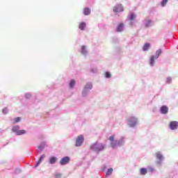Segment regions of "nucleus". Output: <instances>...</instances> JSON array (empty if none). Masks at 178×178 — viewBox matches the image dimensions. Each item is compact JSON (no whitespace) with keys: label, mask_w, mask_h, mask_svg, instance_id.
<instances>
[{"label":"nucleus","mask_w":178,"mask_h":178,"mask_svg":"<svg viewBox=\"0 0 178 178\" xmlns=\"http://www.w3.org/2000/svg\"><path fill=\"white\" fill-rule=\"evenodd\" d=\"M91 149L95 151L96 152H99V151H102L105 146L102 143H95L90 147Z\"/></svg>","instance_id":"f257e3e1"},{"label":"nucleus","mask_w":178,"mask_h":178,"mask_svg":"<svg viewBox=\"0 0 178 178\" xmlns=\"http://www.w3.org/2000/svg\"><path fill=\"white\" fill-rule=\"evenodd\" d=\"M84 143V136L83 135H79L76 138L75 147H81Z\"/></svg>","instance_id":"f03ea898"},{"label":"nucleus","mask_w":178,"mask_h":178,"mask_svg":"<svg viewBox=\"0 0 178 178\" xmlns=\"http://www.w3.org/2000/svg\"><path fill=\"white\" fill-rule=\"evenodd\" d=\"M137 122L138 121L136 117H131L129 120V126H130V127H134V126L137 124Z\"/></svg>","instance_id":"7ed1b4c3"},{"label":"nucleus","mask_w":178,"mask_h":178,"mask_svg":"<svg viewBox=\"0 0 178 178\" xmlns=\"http://www.w3.org/2000/svg\"><path fill=\"white\" fill-rule=\"evenodd\" d=\"M70 162V158L69 156H65L60 161V164L61 165H67Z\"/></svg>","instance_id":"20e7f679"},{"label":"nucleus","mask_w":178,"mask_h":178,"mask_svg":"<svg viewBox=\"0 0 178 178\" xmlns=\"http://www.w3.org/2000/svg\"><path fill=\"white\" fill-rule=\"evenodd\" d=\"M109 140L111 141V147H112V148H115L118 145V140H115V136H110Z\"/></svg>","instance_id":"39448f33"},{"label":"nucleus","mask_w":178,"mask_h":178,"mask_svg":"<svg viewBox=\"0 0 178 178\" xmlns=\"http://www.w3.org/2000/svg\"><path fill=\"white\" fill-rule=\"evenodd\" d=\"M113 12L118 13V12H123V6L122 4H118L113 8Z\"/></svg>","instance_id":"423d86ee"},{"label":"nucleus","mask_w":178,"mask_h":178,"mask_svg":"<svg viewBox=\"0 0 178 178\" xmlns=\"http://www.w3.org/2000/svg\"><path fill=\"white\" fill-rule=\"evenodd\" d=\"M178 127V122L177 121H171L170 122V128L171 130H176Z\"/></svg>","instance_id":"0eeeda50"},{"label":"nucleus","mask_w":178,"mask_h":178,"mask_svg":"<svg viewBox=\"0 0 178 178\" xmlns=\"http://www.w3.org/2000/svg\"><path fill=\"white\" fill-rule=\"evenodd\" d=\"M160 112L163 115H166V113H168L169 112V108H168V106H161V108L160 109Z\"/></svg>","instance_id":"6e6552de"},{"label":"nucleus","mask_w":178,"mask_h":178,"mask_svg":"<svg viewBox=\"0 0 178 178\" xmlns=\"http://www.w3.org/2000/svg\"><path fill=\"white\" fill-rule=\"evenodd\" d=\"M45 159V154H42L40 158L39 159V160L38 161H35V168H37V166L40 165V163H41V162H42V161H44V159Z\"/></svg>","instance_id":"1a4fd4ad"},{"label":"nucleus","mask_w":178,"mask_h":178,"mask_svg":"<svg viewBox=\"0 0 178 178\" xmlns=\"http://www.w3.org/2000/svg\"><path fill=\"white\" fill-rule=\"evenodd\" d=\"M45 159V154H42L40 158L39 159V160L38 161H35V168H37V166L40 165V163H41V162H42V161H44V159Z\"/></svg>","instance_id":"9d476101"},{"label":"nucleus","mask_w":178,"mask_h":178,"mask_svg":"<svg viewBox=\"0 0 178 178\" xmlns=\"http://www.w3.org/2000/svg\"><path fill=\"white\" fill-rule=\"evenodd\" d=\"M56 161H58V159L55 156H52L49 159V162L50 165H54V163H56Z\"/></svg>","instance_id":"9b49d317"},{"label":"nucleus","mask_w":178,"mask_h":178,"mask_svg":"<svg viewBox=\"0 0 178 178\" xmlns=\"http://www.w3.org/2000/svg\"><path fill=\"white\" fill-rule=\"evenodd\" d=\"M123 27H124V24H120L118 26V27H117V29H116V31L118 32V33H120L121 31H123Z\"/></svg>","instance_id":"f8f14e48"},{"label":"nucleus","mask_w":178,"mask_h":178,"mask_svg":"<svg viewBox=\"0 0 178 178\" xmlns=\"http://www.w3.org/2000/svg\"><path fill=\"white\" fill-rule=\"evenodd\" d=\"M91 13V10L88 8H85L84 10H83V15H85V16H88V15H90Z\"/></svg>","instance_id":"ddd939ff"},{"label":"nucleus","mask_w":178,"mask_h":178,"mask_svg":"<svg viewBox=\"0 0 178 178\" xmlns=\"http://www.w3.org/2000/svg\"><path fill=\"white\" fill-rule=\"evenodd\" d=\"M155 56H152L151 58H150V60H149V64L151 66H154V65H155Z\"/></svg>","instance_id":"4468645a"},{"label":"nucleus","mask_w":178,"mask_h":178,"mask_svg":"<svg viewBox=\"0 0 178 178\" xmlns=\"http://www.w3.org/2000/svg\"><path fill=\"white\" fill-rule=\"evenodd\" d=\"M161 54H162V50L161 49H159L156 51V56H154V58L156 59H158L159 58V56L161 55Z\"/></svg>","instance_id":"2eb2a0df"},{"label":"nucleus","mask_w":178,"mask_h":178,"mask_svg":"<svg viewBox=\"0 0 178 178\" xmlns=\"http://www.w3.org/2000/svg\"><path fill=\"white\" fill-rule=\"evenodd\" d=\"M147 172H148V171L147 170V168H140V173L143 176L147 175Z\"/></svg>","instance_id":"dca6fc26"},{"label":"nucleus","mask_w":178,"mask_h":178,"mask_svg":"<svg viewBox=\"0 0 178 178\" xmlns=\"http://www.w3.org/2000/svg\"><path fill=\"white\" fill-rule=\"evenodd\" d=\"M149 47H151L149 43H145L143 47V51H148V49H149Z\"/></svg>","instance_id":"f3484780"},{"label":"nucleus","mask_w":178,"mask_h":178,"mask_svg":"<svg viewBox=\"0 0 178 178\" xmlns=\"http://www.w3.org/2000/svg\"><path fill=\"white\" fill-rule=\"evenodd\" d=\"M79 28L81 30H82V31L85 30V29H86V22H81V23L79 24Z\"/></svg>","instance_id":"a211bd4d"},{"label":"nucleus","mask_w":178,"mask_h":178,"mask_svg":"<svg viewBox=\"0 0 178 178\" xmlns=\"http://www.w3.org/2000/svg\"><path fill=\"white\" fill-rule=\"evenodd\" d=\"M19 129H20V127L19 125H17L15 127H13L12 130L14 133H16V134H17V131H19Z\"/></svg>","instance_id":"6ab92c4d"},{"label":"nucleus","mask_w":178,"mask_h":178,"mask_svg":"<svg viewBox=\"0 0 178 178\" xmlns=\"http://www.w3.org/2000/svg\"><path fill=\"white\" fill-rule=\"evenodd\" d=\"M22 134H26V130L22 129L17 131V136H22Z\"/></svg>","instance_id":"aec40b11"},{"label":"nucleus","mask_w":178,"mask_h":178,"mask_svg":"<svg viewBox=\"0 0 178 178\" xmlns=\"http://www.w3.org/2000/svg\"><path fill=\"white\" fill-rule=\"evenodd\" d=\"M75 84H76V81H74V79H72L70 82V87L71 88H73V87H74Z\"/></svg>","instance_id":"412c9836"},{"label":"nucleus","mask_w":178,"mask_h":178,"mask_svg":"<svg viewBox=\"0 0 178 178\" xmlns=\"http://www.w3.org/2000/svg\"><path fill=\"white\" fill-rule=\"evenodd\" d=\"M112 172H113V169L112 168L108 169L106 173V176H111V175H112Z\"/></svg>","instance_id":"4be33fe9"},{"label":"nucleus","mask_w":178,"mask_h":178,"mask_svg":"<svg viewBox=\"0 0 178 178\" xmlns=\"http://www.w3.org/2000/svg\"><path fill=\"white\" fill-rule=\"evenodd\" d=\"M85 88L86 90H91L92 88V83H87L85 86Z\"/></svg>","instance_id":"5701e85b"},{"label":"nucleus","mask_w":178,"mask_h":178,"mask_svg":"<svg viewBox=\"0 0 178 178\" xmlns=\"http://www.w3.org/2000/svg\"><path fill=\"white\" fill-rule=\"evenodd\" d=\"M151 23H152L151 20L147 19V20L146 21V23L145 24V27H147H147H150Z\"/></svg>","instance_id":"b1692460"},{"label":"nucleus","mask_w":178,"mask_h":178,"mask_svg":"<svg viewBox=\"0 0 178 178\" xmlns=\"http://www.w3.org/2000/svg\"><path fill=\"white\" fill-rule=\"evenodd\" d=\"M81 49H82L81 51L82 54H83V55H86V54H87V49L86 48V46H82Z\"/></svg>","instance_id":"393cba45"},{"label":"nucleus","mask_w":178,"mask_h":178,"mask_svg":"<svg viewBox=\"0 0 178 178\" xmlns=\"http://www.w3.org/2000/svg\"><path fill=\"white\" fill-rule=\"evenodd\" d=\"M156 156L157 159H159L160 161L162 159V154L160 152H157Z\"/></svg>","instance_id":"a878e982"},{"label":"nucleus","mask_w":178,"mask_h":178,"mask_svg":"<svg viewBox=\"0 0 178 178\" xmlns=\"http://www.w3.org/2000/svg\"><path fill=\"white\" fill-rule=\"evenodd\" d=\"M135 18H136V15H134V13H131L129 16V20L132 21Z\"/></svg>","instance_id":"bb28decb"},{"label":"nucleus","mask_w":178,"mask_h":178,"mask_svg":"<svg viewBox=\"0 0 178 178\" xmlns=\"http://www.w3.org/2000/svg\"><path fill=\"white\" fill-rule=\"evenodd\" d=\"M166 3H168V0H162L161 1V6H165Z\"/></svg>","instance_id":"cd10ccee"},{"label":"nucleus","mask_w":178,"mask_h":178,"mask_svg":"<svg viewBox=\"0 0 178 178\" xmlns=\"http://www.w3.org/2000/svg\"><path fill=\"white\" fill-rule=\"evenodd\" d=\"M105 76H106V79H111V73H109L108 72H106V73H105Z\"/></svg>","instance_id":"c85d7f7f"},{"label":"nucleus","mask_w":178,"mask_h":178,"mask_svg":"<svg viewBox=\"0 0 178 178\" xmlns=\"http://www.w3.org/2000/svg\"><path fill=\"white\" fill-rule=\"evenodd\" d=\"M166 83H168V84H170V83H172V78L168 77L166 79Z\"/></svg>","instance_id":"c756f323"},{"label":"nucleus","mask_w":178,"mask_h":178,"mask_svg":"<svg viewBox=\"0 0 178 178\" xmlns=\"http://www.w3.org/2000/svg\"><path fill=\"white\" fill-rule=\"evenodd\" d=\"M2 112H3V113H4V115H6V113H8V108L6 107V108H3Z\"/></svg>","instance_id":"7c9ffc66"},{"label":"nucleus","mask_w":178,"mask_h":178,"mask_svg":"<svg viewBox=\"0 0 178 178\" xmlns=\"http://www.w3.org/2000/svg\"><path fill=\"white\" fill-rule=\"evenodd\" d=\"M44 147H45V144L40 145L38 146V149H44Z\"/></svg>","instance_id":"2f4dec72"},{"label":"nucleus","mask_w":178,"mask_h":178,"mask_svg":"<svg viewBox=\"0 0 178 178\" xmlns=\"http://www.w3.org/2000/svg\"><path fill=\"white\" fill-rule=\"evenodd\" d=\"M15 123H19V122L20 121V118L18 117V118H15Z\"/></svg>","instance_id":"473e14b6"},{"label":"nucleus","mask_w":178,"mask_h":178,"mask_svg":"<svg viewBox=\"0 0 178 178\" xmlns=\"http://www.w3.org/2000/svg\"><path fill=\"white\" fill-rule=\"evenodd\" d=\"M56 178L60 177V175H56Z\"/></svg>","instance_id":"72a5a7b5"},{"label":"nucleus","mask_w":178,"mask_h":178,"mask_svg":"<svg viewBox=\"0 0 178 178\" xmlns=\"http://www.w3.org/2000/svg\"><path fill=\"white\" fill-rule=\"evenodd\" d=\"M26 97H31V95H29V94H26Z\"/></svg>","instance_id":"f704fd0d"}]
</instances>
